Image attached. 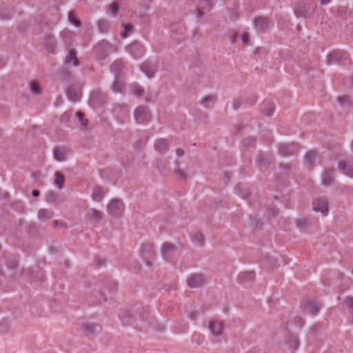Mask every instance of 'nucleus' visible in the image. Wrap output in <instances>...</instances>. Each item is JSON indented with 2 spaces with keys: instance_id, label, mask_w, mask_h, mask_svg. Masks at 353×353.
Instances as JSON below:
<instances>
[{
  "instance_id": "f257e3e1",
  "label": "nucleus",
  "mask_w": 353,
  "mask_h": 353,
  "mask_svg": "<svg viewBox=\"0 0 353 353\" xmlns=\"http://www.w3.org/2000/svg\"><path fill=\"white\" fill-rule=\"evenodd\" d=\"M125 50L134 59L141 58L145 52L144 46L137 41H135L127 46Z\"/></svg>"
},
{
  "instance_id": "f03ea898",
  "label": "nucleus",
  "mask_w": 353,
  "mask_h": 353,
  "mask_svg": "<svg viewBox=\"0 0 353 353\" xmlns=\"http://www.w3.org/2000/svg\"><path fill=\"white\" fill-rule=\"evenodd\" d=\"M108 213L114 217H120L124 210L123 202L117 199L112 200L107 206Z\"/></svg>"
},
{
  "instance_id": "7ed1b4c3",
  "label": "nucleus",
  "mask_w": 353,
  "mask_h": 353,
  "mask_svg": "<svg viewBox=\"0 0 353 353\" xmlns=\"http://www.w3.org/2000/svg\"><path fill=\"white\" fill-rule=\"evenodd\" d=\"M134 117L138 123H148L151 118L150 112L148 107L141 105L134 110Z\"/></svg>"
},
{
  "instance_id": "20e7f679",
  "label": "nucleus",
  "mask_w": 353,
  "mask_h": 353,
  "mask_svg": "<svg viewBox=\"0 0 353 353\" xmlns=\"http://www.w3.org/2000/svg\"><path fill=\"white\" fill-rule=\"evenodd\" d=\"M207 283L205 276L201 273L192 274L187 279L188 285L191 288H201Z\"/></svg>"
},
{
  "instance_id": "39448f33",
  "label": "nucleus",
  "mask_w": 353,
  "mask_h": 353,
  "mask_svg": "<svg viewBox=\"0 0 353 353\" xmlns=\"http://www.w3.org/2000/svg\"><path fill=\"white\" fill-rule=\"evenodd\" d=\"M348 60L347 53L345 51H334L327 56V63L346 64Z\"/></svg>"
},
{
  "instance_id": "423d86ee",
  "label": "nucleus",
  "mask_w": 353,
  "mask_h": 353,
  "mask_svg": "<svg viewBox=\"0 0 353 353\" xmlns=\"http://www.w3.org/2000/svg\"><path fill=\"white\" fill-rule=\"evenodd\" d=\"M106 96L99 90L92 92L90 97V104L93 108H97L105 102Z\"/></svg>"
},
{
  "instance_id": "0eeeda50",
  "label": "nucleus",
  "mask_w": 353,
  "mask_h": 353,
  "mask_svg": "<svg viewBox=\"0 0 353 353\" xmlns=\"http://www.w3.org/2000/svg\"><path fill=\"white\" fill-rule=\"evenodd\" d=\"M312 208L314 211L319 212L323 215L326 216L329 210L328 201L325 198L317 199L313 202Z\"/></svg>"
},
{
  "instance_id": "6e6552de",
  "label": "nucleus",
  "mask_w": 353,
  "mask_h": 353,
  "mask_svg": "<svg viewBox=\"0 0 353 353\" xmlns=\"http://www.w3.org/2000/svg\"><path fill=\"white\" fill-rule=\"evenodd\" d=\"M43 45L49 52H54L57 46L55 37L52 33H47L43 36Z\"/></svg>"
},
{
  "instance_id": "1a4fd4ad",
  "label": "nucleus",
  "mask_w": 353,
  "mask_h": 353,
  "mask_svg": "<svg viewBox=\"0 0 353 353\" xmlns=\"http://www.w3.org/2000/svg\"><path fill=\"white\" fill-rule=\"evenodd\" d=\"M279 153L283 156H289L296 153L299 147L295 143H281L279 146Z\"/></svg>"
},
{
  "instance_id": "9d476101",
  "label": "nucleus",
  "mask_w": 353,
  "mask_h": 353,
  "mask_svg": "<svg viewBox=\"0 0 353 353\" xmlns=\"http://www.w3.org/2000/svg\"><path fill=\"white\" fill-rule=\"evenodd\" d=\"M339 168L343 174L353 178V159L339 162Z\"/></svg>"
},
{
  "instance_id": "9b49d317",
  "label": "nucleus",
  "mask_w": 353,
  "mask_h": 353,
  "mask_svg": "<svg viewBox=\"0 0 353 353\" xmlns=\"http://www.w3.org/2000/svg\"><path fill=\"white\" fill-rule=\"evenodd\" d=\"M254 26L258 30L265 31L271 26V23L268 18L261 17L255 19Z\"/></svg>"
},
{
  "instance_id": "f8f14e48",
  "label": "nucleus",
  "mask_w": 353,
  "mask_h": 353,
  "mask_svg": "<svg viewBox=\"0 0 353 353\" xmlns=\"http://www.w3.org/2000/svg\"><path fill=\"white\" fill-rule=\"evenodd\" d=\"M66 95L70 101L76 102L80 100L81 92L77 88L70 86L66 90Z\"/></svg>"
},
{
  "instance_id": "ddd939ff",
  "label": "nucleus",
  "mask_w": 353,
  "mask_h": 353,
  "mask_svg": "<svg viewBox=\"0 0 353 353\" xmlns=\"http://www.w3.org/2000/svg\"><path fill=\"white\" fill-rule=\"evenodd\" d=\"M86 217L90 221L99 223L102 220L103 216L101 212L94 208H90L86 214Z\"/></svg>"
},
{
  "instance_id": "4468645a",
  "label": "nucleus",
  "mask_w": 353,
  "mask_h": 353,
  "mask_svg": "<svg viewBox=\"0 0 353 353\" xmlns=\"http://www.w3.org/2000/svg\"><path fill=\"white\" fill-rule=\"evenodd\" d=\"M223 326L222 321H214L210 323L209 328L212 334L217 336L222 334Z\"/></svg>"
},
{
  "instance_id": "2eb2a0df",
  "label": "nucleus",
  "mask_w": 353,
  "mask_h": 353,
  "mask_svg": "<svg viewBox=\"0 0 353 353\" xmlns=\"http://www.w3.org/2000/svg\"><path fill=\"white\" fill-rule=\"evenodd\" d=\"M140 68L141 71L145 73L148 78H152L154 77L156 72L154 65H152L150 63L146 61L142 63Z\"/></svg>"
},
{
  "instance_id": "dca6fc26",
  "label": "nucleus",
  "mask_w": 353,
  "mask_h": 353,
  "mask_svg": "<svg viewBox=\"0 0 353 353\" xmlns=\"http://www.w3.org/2000/svg\"><path fill=\"white\" fill-rule=\"evenodd\" d=\"M68 150L65 148H56L54 149V158L58 161L66 160Z\"/></svg>"
},
{
  "instance_id": "f3484780",
  "label": "nucleus",
  "mask_w": 353,
  "mask_h": 353,
  "mask_svg": "<svg viewBox=\"0 0 353 353\" xmlns=\"http://www.w3.org/2000/svg\"><path fill=\"white\" fill-rule=\"evenodd\" d=\"M110 43L107 41L103 40L94 47V51L99 54L103 55L110 49Z\"/></svg>"
},
{
  "instance_id": "a211bd4d",
  "label": "nucleus",
  "mask_w": 353,
  "mask_h": 353,
  "mask_svg": "<svg viewBox=\"0 0 353 353\" xmlns=\"http://www.w3.org/2000/svg\"><path fill=\"white\" fill-rule=\"evenodd\" d=\"M154 148L157 151L163 154L168 150V141L163 139H158L154 144Z\"/></svg>"
},
{
  "instance_id": "6ab92c4d",
  "label": "nucleus",
  "mask_w": 353,
  "mask_h": 353,
  "mask_svg": "<svg viewBox=\"0 0 353 353\" xmlns=\"http://www.w3.org/2000/svg\"><path fill=\"white\" fill-rule=\"evenodd\" d=\"M54 212L48 209H41L38 212V219L41 221H46L53 217Z\"/></svg>"
},
{
  "instance_id": "aec40b11",
  "label": "nucleus",
  "mask_w": 353,
  "mask_h": 353,
  "mask_svg": "<svg viewBox=\"0 0 353 353\" xmlns=\"http://www.w3.org/2000/svg\"><path fill=\"white\" fill-rule=\"evenodd\" d=\"M76 55L77 52L75 50H70L68 54L65 57V63L67 64L72 63L74 66L79 65V61Z\"/></svg>"
},
{
  "instance_id": "412c9836",
  "label": "nucleus",
  "mask_w": 353,
  "mask_h": 353,
  "mask_svg": "<svg viewBox=\"0 0 353 353\" xmlns=\"http://www.w3.org/2000/svg\"><path fill=\"white\" fill-rule=\"evenodd\" d=\"M333 170H326L322 175V183L325 185L331 184L333 180Z\"/></svg>"
},
{
  "instance_id": "4be33fe9",
  "label": "nucleus",
  "mask_w": 353,
  "mask_h": 353,
  "mask_svg": "<svg viewBox=\"0 0 353 353\" xmlns=\"http://www.w3.org/2000/svg\"><path fill=\"white\" fill-rule=\"evenodd\" d=\"M124 67L121 60H116L111 65L110 70L115 75H119L123 70Z\"/></svg>"
},
{
  "instance_id": "5701e85b",
  "label": "nucleus",
  "mask_w": 353,
  "mask_h": 353,
  "mask_svg": "<svg viewBox=\"0 0 353 353\" xmlns=\"http://www.w3.org/2000/svg\"><path fill=\"white\" fill-rule=\"evenodd\" d=\"M274 109V105L272 101H265L263 104L262 110L263 113L268 117H271L272 115Z\"/></svg>"
},
{
  "instance_id": "b1692460",
  "label": "nucleus",
  "mask_w": 353,
  "mask_h": 353,
  "mask_svg": "<svg viewBox=\"0 0 353 353\" xmlns=\"http://www.w3.org/2000/svg\"><path fill=\"white\" fill-rule=\"evenodd\" d=\"M192 242L198 246H203L205 243V238L202 233L196 232L192 235Z\"/></svg>"
},
{
  "instance_id": "393cba45",
  "label": "nucleus",
  "mask_w": 353,
  "mask_h": 353,
  "mask_svg": "<svg viewBox=\"0 0 353 353\" xmlns=\"http://www.w3.org/2000/svg\"><path fill=\"white\" fill-rule=\"evenodd\" d=\"M130 92L138 97H141L144 94V90L138 84L132 83L129 87Z\"/></svg>"
},
{
  "instance_id": "a878e982",
  "label": "nucleus",
  "mask_w": 353,
  "mask_h": 353,
  "mask_svg": "<svg viewBox=\"0 0 353 353\" xmlns=\"http://www.w3.org/2000/svg\"><path fill=\"white\" fill-rule=\"evenodd\" d=\"M97 27L101 33H107L109 30L110 23L108 20L101 19L97 22Z\"/></svg>"
},
{
  "instance_id": "bb28decb",
  "label": "nucleus",
  "mask_w": 353,
  "mask_h": 353,
  "mask_svg": "<svg viewBox=\"0 0 353 353\" xmlns=\"http://www.w3.org/2000/svg\"><path fill=\"white\" fill-rule=\"evenodd\" d=\"M321 307V304L315 301H310L307 305L309 312L314 315L316 314Z\"/></svg>"
},
{
  "instance_id": "cd10ccee",
  "label": "nucleus",
  "mask_w": 353,
  "mask_h": 353,
  "mask_svg": "<svg viewBox=\"0 0 353 353\" xmlns=\"http://www.w3.org/2000/svg\"><path fill=\"white\" fill-rule=\"evenodd\" d=\"M103 196L104 192L101 188L96 187L94 188L92 194V198L94 201L99 202L103 199Z\"/></svg>"
},
{
  "instance_id": "c85d7f7f",
  "label": "nucleus",
  "mask_w": 353,
  "mask_h": 353,
  "mask_svg": "<svg viewBox=\"0 0 353 353\" xmlns=\"http://www.w3.org/2000/svg\"><path fill=\"white\" fill-rule=\"evenodd\" d=\"M73 35L74 32L68 30H63L60 34L61 38L65 44H70L71 43Z\"/></svg>"
},
{
  "instance_id": "c756f323",
  "label": "nucleus",
  "mask_w": 353,
  "mask_h": 353,
  "mask_svg": "<svg viewBox=\"0 0 353 353\" xmlns=\"http://www.w3.org/2000/svg\"><path fill=\"white\" fill-rule=\"evenodd\" d=\"M175 250V247L173 244L166 242L164 243L161 247V252L163 256L166 258L168 254L174 251Z\"/></svg>"
},
{
  "instance_id": "7c9ffc66",
  "label": "nucleus",
  "mask_w": 353,
  "mask_h": 353,
  "mask_svg": "<svg viewBox=\"0 0 353 353\" xmlns=\"http://www.w3.org/2000/svg\"><path fill=\"white\" fill-rule=\"evenodd\" d=\"M54 184L59 189H62L65 182L64 176L60 172H56L54 174Z\"/></svg>"
},
{
  "instance_id": "2f4dec72",
  "label": "nucleus",
  "mask_w": 353,
  "mask_h": 353,
  "mask_svg": "<svg viewBox=\"0 0 353 353\" xmlns=\"http://www.w3.org/2000/svg\"><path fill=\"white\" fill-rule=\"evenodd\" d=\"M216 97L214 94H210L204 97L201 101V104L203 105L205 108H209V103H214L216 101Z\"/></svg>"
},
{
  "instance_id": "473e14b6",
  "label": "nucleus",
  "mask_w": 353,
  "mask_h": 353,
  "mask_svg": "<svg viewBox=\"0 0 353 353\" xmlns=\"http://www.w3.org/2000/svg\"><path fill=\"white\" fill-rule=\"evenodd\" d=\"M316 157V152L314 150L309 151L305 157V161L308 164L312 165Z\"/></svg>"
},
{
  "instance_id": "72a5a7b5",
  "label": "nucleus",
  "mask_w": 353,
  "mask_h": 353,
  "mask_svg": "<svg viewBox=\"0 0 353 353\" xmlns=\"http://www.w3.org/2000/svg\"><path fill=\"white\" fill-rule=\"evenodd\" d=\"M288 343L290 347L293 348L294 350L297 349L299 345L298 337L295 335L290 336Z\"/></svg>"
},
{
  "instance_id": "f704fd0d",
  "label": "nucleus",
  "mask_w": 353,
  "mask_h": 353,
  "mask_svg": "<svg viewBox=\"0 0 353 353\" xmlns=\"http://www.w3.org/2000/svg\"><path fill=\"white\" fill-rule=\"evenodd\" d=\"M119 3L117 2H114L109 6L108 9V12L114 16L117 14V13L119 12Z\"/></svg>"
},
{
  "instance_id": "c9c22d12",
  "label": "nucleus",
  "mask_w": 353,
  "mask_h": 353,
  "mask_svg": "<svg viewBox=\"0 0 353 353\" xmlns=\"http://www.w3.org/2000/svg\"><path fill=\"white\" fill-rule=\"evenodd\" d=\"M124 87V84L119 80H116L112 85V90L114 92H121Z\"/></svg>"
},
{
  "instance_id": "e433bc0d",
  "label": "nucleus",
  "mask_w": 353,
  "mask_h": 353,
  "mask_svg": "<svg viewBox=\"0 0 353 353\" xmlns=\"http://www.w3.org/2000/svg\"><path fill=\"white\" fill-rule=\"evenodd\" d=\"M83 330L90 334H93L95 332V325L92 323H85L82 325Z\"/></svg>"
},
{
  "instance_id": "4c0bfd02",
  "label": "nucleus",
  "mask_w": 353,
  "mask_h": 353,
  "mask_svg": "<svg viewBox=\"0 0 353 353\" xmlns=\"http://www.w3.org/2000/svg\"><path fill=\"white\" fill-rule=\"evenodd\" d=\"M30 88L32 93L34 94H39L41 93L40 86L36 81H32L30 83Z\"/></svg>"
},
{
  "instance_id": "58836bf2",
  "label": "nucleus",
  "mask_w": 353,
  "mask_h": 353,
  "mask_svg": "<svg viewBox=\"0 0 353 353\" xmlns=\"http://www.w3.org/2000/svg\"><path fill=\"white\" fill-rule=\"evenodd\" d=\"M69 21L77 27H79L81 22L79 20L76 19L75 14L73 12H70L68 14Z\"/></svg>"
},
{
  "instance_id": "ea45409f",
  "label": "nucleus",
  "mask_w": 353,
  "mask_h": 353,
  "mask_svg": "<svg viewBox=\"0 0 353 353\" xmlns=\"http://www.w3.org/2000/svg\"><path fill=\"white\" fill-rule=\"evenodd\" d=\"M255 274L254 272H248L241 274L239 278L244 281H251L253 280Z\"/></svg>"
},
{
  "instance_id": "a19ab883",
  "label": "nucleus",
  "mask_w": 353,
  "mask_h": 353,
  "mask_svg": "<svg viewBox=\"0 0 353 353\" xmlns=\"http://www.w3.org/2000/svg\"><path fill=\"white\" fill-rule=\"evenodd\" d=\"M124 30L121 33V37L125 39L128 37L129 32L132 31V26L131 24H126L123 26Z\"/></svg>"
},
{
  "instance_id": "79ce46f5",
  "label": "nucleus",
  "mask_w": 353,
  "mask_h": 353,
  "mask_svg": "<svg viewBox=\"0 0 353 353\" xmlns=\"http://www.w3.org/2000/svg\"><path fill=\"white\" fill-rule=\"evenodd\" d=\"M202 1L201 8L210 10L212 8V3L210 0H201Z\"/></svg>"
},
{
  "instance_id": "37998d69",
  "label": "nucleus",
  "mask_w": 353,
  "mask_h": 353,
  "mask_svg": "<svg viewBox=\"0 0 353 353\" xmlns=\"http://www.w3.org/2000/svg\"><path fill=\"white\" fill-rule=\"evenodd\" d=\"M77 116L79 120V121L81 122V125L83 126H86L87 125V120L84 118V114L83 113L81 112H78L77 113Z\"/></svg>"
},
{
  "instance_id": "c03bdc74",
  "label": "nucleus",
  "mask_w": 353,
  "mask_h": 353,
  "mask_svg": "<svg viewBox=\"0 0 353 353\" xmlns=\"http://www.w3.org/2000/svg\"><path fill=\"white\" fill-rule=\"evenodd\" d=\"M256 139L253 137H248L243 141V144L245 146L252 145L255 143Z\"/></svg>"
},
{
  "instance_id": "a18cd8bd",
  "label": "nucleus",
  "mask_w": 353,
  "mask_h": 353,
  "mask_svg": "<svg viewBox=\"0 0 353 353\" xmlns=\"http://www.w3.org/2000/svg\"><path fill=\"white\" fill-rule=\"evenodd\" d=\"M11 17L10 13L9 12H6V13L3 12V11L0 9V18L2 19H9Z\"/></svg>"
},
{
  "instance_id": "49530a36",
  "label": "nucleus",
  "mask_w": 353,
  "mask_h": 353,
  "mask_svg": "<svg viewBox=\"0 0 353 353\" xmlns=\"http://www.w3.org/2000/svg\"><path fill=\"white\" fill-rule=\"evenodd\" d=\"M338 101L341 105H343L349 102V99L346 96H342L338 98Z\"/></svg>"
},
{
  "instance_id": "de8ad7c7",
  "label": "nucleus",
  "mask_w": 353,
  "mask_h": 353,
  "mask_svg": "<svg viewBox=\"0 0 353 353\" xmlns=\"http://www.w3.org/2000/svg\"><path fill=\"white\" fill-rule=\"evenodd\" d=\"M241 40L243 43L248 45L249 43V35L248 33H244L241 36Z\"/></svg>"
},
{
  "instance_id": "09e8293b",
  "label": "nucleus",
  "mask_w": 353,
  "mask_h": 353,
  "mask_svg": "<svg viewBox=\"0 0 353 353\" xmlns=\"http://www.w3.org/2000/svg\"><path fill=\"white\" fill-rule=\"evenodd\" d=\"M196 315H197V313L196 312H190L189 314H188V317L192 320H194L196 317Z\"/></svg>"
},
{
  "instance_id": "8fccbe9b",
  "label": "nucleus",
  "mask_w": 353,
  "mask_h": 353,
  "mask_svg": "<svg viewBox=\"0 0 353 353\" xmlns=\"http://www.w3.org/2000/svg\"><path fill=\"white\" fill-rule=\"evenodd\" d=\"M233 106L234 109H237L240 107V101L239 100H234L233 102Z\"/></svg>"
},
{
  "instance_id": "3c124183",
  "label": "nucleus",
  "mask_w": 353,
  "mask_h": 353,
  "mask_svg": "<svg viewBox=\"0 0 353 353\" xmlns=\"http://www.w3.org/2000/svg\"><path fill=\"white\" fill-rule=\"evenodd\" d=\"M177 156L182 157L184 154V151L182 149L178 148L176 151Z\"/></svg>"
},
{
  "instance_id": "603ef678",
  "label": "nucleus",
  "mask_w": 353,
  "mask_h": 353,
  "mask_svg": "<svg viewBox=\"0 0 353 353\" xmlns=\"http://www.w3.org/2000/svg\"><path fill=\"white\" fill-rule=\"evenodd\" d=\"M176 174L179 175L181 178L185 179V174L181 170L176 171Z\"/></svg>"
},
{
  "instance_id": "864d4df0",
  "label": "nucleus",
  "mask_w": 353,
  "mask_h": 353,
  "mask_svg": "<svg viewBox=\"0 0 353 353\" xmlns=\"http://www.w3.org/2000/svg\"><path fill=\"white\" fill-rule=\"evenodd\" d=\"M203 13L202 12V11L200 10V9H197L196 10V17L197 18H201L203 17Z\"/></svg>"
},
{
  "instance_id": "5fc2aeb1",
  "label": "nucleus",
  "mask_w": 353,
  "mask_h": 353,
  "mask_svg": "<svg viewBox=\"0 0 353 353\" xmlns=\"http://www.w3.org/2000/svg\"><path fill=\"white\" fill-rule=\"evenodd\" d=\"M32 194L34 197H37L39 196L40 192L37 190H34Z\"/></svg>"
},
{
  "instance_id": "6e6d98bb",
  "label": "nucleus",
  "mask_w": 353,
  "mask_h": 353,
  "mask_svg": "<svg viewBox=\"0 0 353 353\" xmlns=\"http://www.w3.org/2000/svg\"><path fill=\"white\" fill-rule=\"evenodd\" d=\"M53 224H54V225H60V226L65 227V224L62 222H59V221H54Z\"/></svg>"
},
{
  "instance_id": "4d7b16f0",
  "label": "nucleus",
  "mask_w": 353,
  "mask_h": 353,
  "mask_svg": "<svg viewBox=\"0 0 353 353\" xmlns=\"http://www.w3.org/2000/svg\"><path fill=\"white\" fill-rule=\"evenodd\" d=\"M97 263L99 265V266H101V265H105V261L103 260V259H97Z\"/></svg>"
},
{
  "instance_id": "13d9d810",
  "label": "nucleus",
  "mask_w": 353,
  "mask_h": 353,
  "mask_svg": "<svg viewBox=\"0 0 353 353\" xmlns=\"http://www.w3.org/2000/svg\"><path fill=\"white\" fill-rule=\"evenodd\" d=\"M331 0H320V3L321 5H327L330 3Z\"/></svg>"
},
{
  "instance_id": "bf43d9fd",
  "label": "nucleus",
  "mask_w": 353,
  "mask_h": 353,
  "mask_svg": "<svg viewBox=\"0 0 353 353\" xmlns=\"http://www.w3.org/2000/svg\"><path fill=\"white\" fill-rule=\"evenodd\" d=\"M17 263L16 262H12L8 264L9 268H15L17 267Z\"/></svg>"
},
{
  "instance_id": "052dcab7",
  "label": "nucleus",
  "mask_w": 353,
  "mask_h": 353,
  "mask_svg": "<svg viewBox=\"0 0 353 353\" xmlns=\"http://www.w3.org/2000/svg\"><path fill=\"white\" fill-rule=\"evenodd\" d=\"M305 224H306V222H305V221H304V220H303V221H299L298 222V225H299V226L300 228H301L302 226H304Z\"/></svg>"
},
{
  "instance_id": "680f3d73",
  "label": "nucleus",
  "mask_w": 353,
  "mask_h": 353,
  "mask_svg": "<svg viewBox=\"0 0 353 353\" xmlns=\"http://www.w3.org/2000/svg\"><path fill=\"white\" fill-rule=\"evenodd\" d=\"M262 161H263V157L259 155L257 157V161H258V163H260Z\"/></svg>"
},
{
  "instance_id": "e2e57ef3",
  "label": "nucleus",
  "mask_w": 353,
  "mask_h": 353,
  "mask_svg": "<svg viewBox=\"0 0 353 353\" xmlns=\"http://www.w3.org/2000/svg\"><path fill=\"white\" fill-rule=\"evenodd\" d=\"M278 212H279V210L277 209L272 210V215L273 216L276 215L278 214Z\"/></svg>"
},
{
  "instance_id": "0e129e2a",
  "label": "nucleus",
  "mask_w": 353,
  "mask_h": 353,
  "mask_svg": "<svg viewBox=\"0 0 353 353\" xmlns=\"http://www.w3.org/2000/svg\"><path fill=\"white\" fill-rule=\"evenodd\" d=\"M236 37H237V35H236V34H234V35L233 36V37H232V39H231V42H232V43H234V42L235 41V39H236Z\"/></svg>"
},
{
  "instance_id": "69168bd1",
  "label": "nucleus",
  "mask_w": 353,
  "mask_h": 353,
  "mask_svg": "<svg viewBox=\"0 0 353 353\" xmlns=\"http://www.w3.org/2000/svg\"><path fill=\"white\" fill-rule=\"evenodd\" d=\"M118 107H123L127 111H128V108L127 105H118Z\"/></svg>"
},
{
  "instance_id": "338daca9",
  "label": "nucleus",
  "mask_w": 353,
  "mask_h": 353,
  "mask_svg": "<svg viewBox=\"0 0 353 353\" xmlns=\"http://www.w3.org/2000/svg\"><path fill=\"white\" fill-rule=\"evenodd\" d=\"M3 270H2V268L0 266V276H1L3 274Z\"/></svg>"
},
{
  "instance_id": "774afa93",
  "label": "nucleus",
  "mask_w": 353,
  "mask_h": 353,
  "mask_svg": "<svg viewBox=\"0 0 353 353\" xmlns=\"http://www.w3.org/2000/svg\"><path fill=\"white\" fill-rule=\"evenodd\" d=\"M352 274H353V270H352Z\"/></svg>"
}]
</instances>
